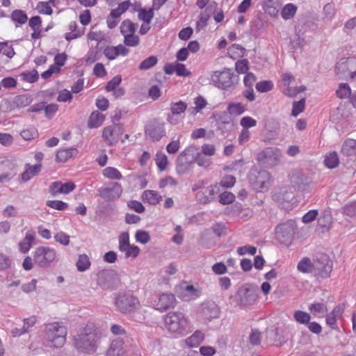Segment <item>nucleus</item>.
Listing matches in <instances>:
<instances>
[{
	"label": "nucleus",
	"mask_w": 356,
	"mask_h": 356,
	"mask_svg": "<svg viewBox=\"0 0 356 356\" xmlns=\"http://www.w3.org/2000/svg\"><path fill=\"white\" fill-rule=\"evenodd\" d=\"M73 341L78 351L93 354L99 346L100 336L93 327L86 326L74 336Z\"/></svg>",
	"instance_id": "1"
},
{
	"label": "nucleus",
	"mask_w": 356,
	"mask_h": 356,
	"mask_svg": "<svg viewBox=\"0 0 356 356\" xmlns=\"http://www.w3.org/2000/svg\"><path fill=\"white\" fill-rule=\"evenodd\" d=\"M44 339L50 347L61 348L66 342L67 329L62 322H52L44 325Z\"/></svg>",
	"instance_id": "2"
},
{
	"label": "nucleus",
	"mask_w": 356,
	"mask_h": 356,
	"mask_svg": "<svg viewBox=\"0 0 356 356\" xmlns=\"http://www.w3.org/2000/svg\"><path fill=\"white\" fill-rule=\"evenodd\" d=\"M114 305L122 314H131L140 307L138 298L131 292H120L114 294Z\"/></svg>",
	"instance_id": "3"
},
{
	"label": "nucleus",
	"mask_w": 356,
	"mask_h": 356,
	"mask_svg": "<svg viewBox=\"0 0 356 356\" xmlns=\"http://www.w3.org/2000/svg\"><path fill=\"white\" fill-rule=\"evenodd\" d=\"M165 326L171 333L182 335L188 327V319L180 312H170L164 317Z\"/></svg>",
	"instance_id": "4"
},
{
	"label": "nucleus",
	"mask_w": 356,
	"mask_h": 356,
	"mask_svg": "<svg viewBox=\"0 0 356 356\" xmlns=\"http://www.w3.org/2000/svg\"><path fill=\"white\" fill-rule=\"evenodd\" d=\"M211 80L215 86L220 89H227L237 83L238 79L230 69L216 71L211 75Z\"/></svg>",
	"instance_id": "5"
},
{
	"label": "nucleus",
	"mask_w": 356,
	"mask_h": 356,
	"mask_svg": "<svg viewBox=\"0 0 356 356\" xmlns=\"http://www.w3.org/2000/svg\"><path fill=\"white\" fill-rule=\"evenodd\" d=\"M138 24L130 19L124 20L120 24V33L124 37L123 42L127 47H135L140 44V38L136 34Z\"/></svg>",
	"instance_id": "6"
},
{
	"label": "nucleus",
	"mask_w": 356,
	"mask_h": 356,
	"mask_svg": "<svg viewBox=\"0 0 356 356\" xmlns=\"http://www.w3.org/2000/svg\"><path fill=\"white\" fill-rule=\"evenodd\" d=\"M33 261L41 268H47L53 263L56 257V250L48 246L38 247L33 252Z\"/></svg>",
	"instance_id": "7"
},
{
	"label": "nucleus",
	"mask_w": 356,
	"mask_h": 356,
	"mask_svg": "<svg viewBox=\"0 0 356 356\" xmlns=\"http://www.w3.org/2000/svg\"><path fill=\"white\" fill-rule=\"evenodd\" d=\"M313 275L317 279L330 277L332 270V262L325 254H321L313 259Z\"/></svg>",
	"instance_id": "8"
},
{
	"label": "nucleus",
	"mask_w": 356,
	"mask_h": 356,
	"mask_svg": "<svg viewBox=\"0 0 356 356\" xmlns=\"http://www.w3.org/2000/svg\"><path fill=\"white\" fill-rule=\"evenodd\" d=\"M282 156V152L280 149L268 147L258 153L257 160L263 165L273 167L280 163Z\"/></svg>",
	"instance_id": "9"
},
{
	"label": "nucleus",
	"mask_w": 356,
	"mask_h": 356,
	"mask_svg": "<svg viewBox=\"0 0 356 356\" xmlns=\"http://www.w3.org/2000/svg\"><path fill=\"white\" fill-rule=\"evenodd\" d=\"M296 222L293 220H289L279 224L275 228L276 238L282 243H290L293 238Z\"/></svg>",
	"instance_id": "10"
},
{
	"label": "nucleus",
	"mask_w": 356,
	"mask_h": 356,
	"mask_svg": "<svg viewBox=\"0 0 356 356\" xmlns=\"http://www.w3.org/2000/svg\"><path fill=\"white\" fill-rule=\"evenodd\" d=\"M335 68L341 79H353L356 74V58H342Z\"/></svg>",
	"instance_id": "11"
},
{
	"label": "nucleus",
	"mask_w": 356,
	"mask_h": 356,
	"mask_svg": "<svg viewBox=\"0 0 356 356\" xmlns=\"http://www.w3.org/2000/svg\"><path fill=\"white\" fill-rule=\"evenodd\" d=\"M270 179V175L266 170H254L251 172L250 175V181L253 185L254 189L257 191H264L267 190Z\"/></svg>",
	"instance_id": "12"
},
{
	"label": "nucleus",
	"mask_w": 356,
	"mask_h": 356,
	"mask_svg": "<svg viewBox=\"0 0 356 356\" xmlns=\"http://www.w3.org/2000/svg\"><path fill=\"white\" fill-rule=\"evenodd\" d=\"M99 196L106 201H113L118 199L122 193V188L120 184L111 182L107 186L97 190Z\"/></svg>",
	"instance_id": "13"
},
{
	"label": "nucleus",
	"mask_w": 356,
	"mask_h": 356,
	"mask_svg": "<svg viewBox=\"0 0 356 356\" xmlns=\"http://www.w3.org/2000/svg\"><path fill=\"white\" fill-rule=\"evenodd\" d=\"M145 134L152 140L159 141L165 134L164 124L155 120L149 122L145 127Z\"/></svg>",
	"instance_id": "14"
},
{
	"label": "nucleus",
	"mask_w": 356,
	"mask_h": 356,
	"mask_svg": "<svg viewBox=\"0 0 356 356\" xmlns=\"http://www.w3.org/2000/svg\"><path fill=\"white\" fill-rule=\"evenodd\" d=\"M129 50L126 45L118 44L117 46H107L104 48L103 53L108 60H114L119 56H126Z\"/></svg>",
	"instance_id": "15"
},
{
	"label": "nucleus",
	"mask_w": 356,
	"mask_h": 356,
	"mask_svg": "<svg viewBox=\"0 0 356 356\" xmlns=\"http://www.w3.org/2000/svg\"><path fill=\"white\" fill-rule=\"evenodd\" d=\"M193 149L186 148L178 156L177 159V172L179 175H184L191 169L192 164L186 161V155L193 154Z\"/></svg>",
	"instance_id": "16"
},
{
	"label": "nucleus",
	"mask_w": 356,
	"mask_h": 356,
	"mask_svg": "<svg viewBox=\"0 0 356 356\" xmlns=\"http://www.w3.org/2000/svg\"><path fill=\"white\" fill-rule=\"evenodd\" d=\"M219 191L218 185L209 186L197 193V198L202 204H207L212 201Z\"/></svg>",
	"instance_id": "17"
},
{
	"label": "nucleus",
	"mask_w": 356,
	"mask_h": 356,
	"mask_svg": "<svg viewBox=\"0 0 356 356\" xmlns=\"http://www.w3.org/2000/svg\"><path fill=\"white\" fill-rule=\"evenodd\" d=\"M176 299L172 293H163L159 296L156 304V308L160 311H164L175 305Z\"/></svg>",
	"instance_id": "18"
},
{
	"label": "nucleus",
	"mask_w": 356,
	"mask_h": 356,
	"mask_svg": "<svg viewBox=\"0 0 356 356\" xmlns=\"http://www.w3.org/2000/svg\"><path fill=\"white\" fill-rule=\"evenodd\" d=\"M219 313V308L214 302H207L201 309V316L207 321L218 318Z\"/></svg>",
	"instance_id": "19"
},
{
	"label": "nucleus",
	"mask_w": 356,
	"mask_h": 356,
	"mask_svg": "<svg viewBox=\"0 0 356 356\" xmlns=\"http://www.w3.org/2000/svg\"><path fill=\"white\" fill-rule=\"evenodd\" d=\"M240 300L242 305H251L257 299V294L254 289L245 288L239 291Z\"/></svg>",
	"instance_id": "20"
},
{
	"label": "nucleus",
	"mask_w": 356,
	"mask_h": 356,
	"mask_svg": "<svg viewBox=\"0 0 356 356\" xmlns=\"http://www.w3.org/2000/svg\"><path fill=\"white\" fill-rule=\"evenodd\" d=\"M273 197L275 200L283 204V207L286 208H288V207L284 205L285 203H291L293 204L295 202V195L293 193L286 189H281L280 192L275 193Z\"/></svg>",
	"instance_id": "21"
},
{
	"label": "nucleus",
	"mask_w": 356,
	"mask_h": 356,
	"mask_svg": "<svg viewBox=\"0 0 356 356\" xmlns=\"http://www.w3.org/2000/svg\"><path fill=\"white\" fill-rule=\"evenodd\" d=\"M35 239V233L33 230H29L26 232L24 238L19 243V251L22 253H27L33 246Z\"/></svg>",
	"instance_id": "22"
},
{
	"label": "nucleus",
	"mask_w": 356,
	"mask_h": 356,
	"mask_svg": "<svg viewBox=\"0 0 356 356\" xmlns=\"http://www.w3.org/2000/svg\"><path fill=\"white\" fill-rule=\"evenodd\" d=\"M188 148L193 149V154H191V155L199 166L207 168L210 165L211 163V159L208 156L202 154L196 147L191 146Z\"/></svg>",
	"instance_id": "23"
},
{
	"label": "nucleus",
	"mask_w": 356,
	"mask_h": 356,
	"mask_svg": "<svg viewBox=\"0 0 356 356\" xmlns=\"http://www.w3.org/2000/svg\"><path fill=\"white\" fill-rule=\"evenodd\" d=\"M344 311V306L343 305H339L336 306L333 310L329 313L326 316V323L327 325L331 327L332 329L334 328V325L337 323V320L339 318Z\"/></svg>",
	"instance_id": "24"
},
{
	"label": "nucleus",
	"mask_w": 356,
	"mask_h": 356,
	"mask_svg": "<svg viewBox=\"0 0 356 356\" xmlns=\"http://www.w3.org/2000/svg\"><path fill=\"white\" fill-rule=\"evenodd\" d=\"M42 165L41 163H36L33 165L26 164L25 170L22 174V179L23 181H28L32 177L36 176L41 171Z\"/></svg>",
	"instance_id": "25"
},
{
	"label": "nucleus",
	"mask_w": 356,
	"mask_h": 356,
	"mask_svg": "<svg viewBox=\"0 0 356 356\" xmlns=\"http://www.w3.org/2000/svg\"><path fill=\"white\" fill-rule=\"evenodd\" d=\"M187 104L184 102L179 101L178 102L172 103L170 104V110L172 115L169 116L168 120L172 124H176L177 121L174 120L175 115H180L186 111Z\"/></svg>",
	"instance_id": "26"
},
{
	"label": "nucleus",
	"mask_w": 356,
	"mask_h": 356,
	"mask_svg": "<svg viewBox=\"0 0 356 356\" xmlns=\"http://www.w3.org/2000/svg\"><path fill=\"white\" fill-rule=\"evenodd\" d=\"M106 356H125L123 341L121 339L113 340L107 350Z\"/></svg>",
	"instance_id": "27"
},
{
	"label": "nucleus",
	"mask_w": 356,
	"mask_h": 356,
	"mask_svg": "<svg viewBox=\"0 0 356 356\" xmlns=\"http://www.w3.org/2000/svg\"><path fill=\"white\" fill-rule=\"evenodd\" d=\"M200 291L199 289L195 288L192 285L186 286L180 294V298L184 301H191L195 300L200 296Z\"/></svg>",
	"instance_id": "28"
},
{
	"label": "nucleus",
	"mask_w": 356,
	"mask_h": 356,
	"mask_svg": "<svg viewBox=\"0 0 356 356\" xmlns=\"http://www.w3.org/2000/svg\"><path fill=\"white\" fill-rule=\"evenodd\" d=\"M105 120V116L99 111H93L88 121V127L95 129L99 127Z\"/></svg>",
	"instance_id": "29"
},
{
	"label": "nucleus",
	"mask_w": 356,
	"mask_h": 356,
	"mask_svg": "<svg viewBox=\"0 0 356 356\" xmlns=\"http://www.w3.org/2000/svg\"><path fill=\"white\" fill-rule=\"evenodd\" d=\"M102 138L109 145L116 143L118 141V137L116 136L115 127L113 126L105 127L103 130Z\"/></svg>",
	"instance_id": "30"
},
{
	"label": "nucleus",
	"mask_w": 356,
	"mask_h": 356,
	"mask_svg": "<svg viewBox=\"0 0 356 356\" xmlns=\"http://www.w3.org/2000/svg\"><path fill=\"white\" fill-rule=\"evenodd\" d=\"M341 153L346 156L356 155V140L346 139L341 145Z\"/></svg>",
	"instance_id": "31"
},
{
	"label": "nucleus",
	"mask_w": 356,
	"mask_h": 356,
	"mask_svg": "<svg viewBox=\"0 0 356 356\" xmlns=\"http://www.w3.org/2000/svg\"><path fill=\"white\" fill-rule=\"evenodd\" d=\"M78 151L75 148L61 149L57 152L56 159L59 162H65L76 156Z\"/></svg>",
	"instance_id": "32"
},
{
	"label": "nucleus",
	"mask_w": 356,
	"mask_h": 356,
	"mask_svg": "<svg viewBox=\"0 0 356 356\" xmlns=\"http://www.w3.org/2000/svg\"><path fill=\"white\" fill-rule=\"evenodd\" d=\"M204 335L201 331H195L191 336L184 341L185 344L189 348L197 347L204 340Z\"/></svg>",
	"instance_id": "33"
},
{
	"label": "nucleus",
	"mask_w": 356,
	"mask_h": 356,
	"mask_svg": "<svg viewBox=\"0 0 356 356\" xmlns=\"http://www.w3.org/2000/svg\"><path fill=\"white\" fill-rule=\"evenodd\" d=\"M142 198L143 201L150 204H156L162 200V196L158 192L152 190L145 191L143 193Z\"/></svg>",
	"instance_id": "34"
},
{
	"label": "nucleus",
	"mask_w": 356,
	"mask_h": 356,
	"mask_svg": "<svg viewBox=\"0 0 356 356\" xmlns=\"http://www.w3.org/2000/svg\"><path fill=\"white\" fill-rule=\"evenodd\" d=\"M69 29L70 32L66 33L65 35V38L67 41L80 38L83 34V31L78 29V25L76 22H71L70 23Z\"/></svg>",
	"instance_id": "35"
},
{
	"label": "nucleus",
	"mask_w": 356,
	"mask_h": 356,
	"mask_svg": "<svg viewBox=\"0 0 356 356\" xmlns=\"http://www.w3.org/2000/svg\"><path fill=\"white\" fill-rule=\"evenodd\" d=\"M313 261L308 257H303L298 264L297 269L302 273H312L313 275Z\"/></svg>",
	"instance_id": "36"
},
{
	"label": "nucleus",
	"mask_w": 356,
	"mask_h": 356,
	"mask_svg": "<svg viewBox=\"0 0 356 356\" xmlns=\"http://www.w3.org/2000/svg\"><path fill=\"white\" fill-rule=\"evenodd\" d=\"M310 312L316 317L322 318L325 316L327 309L325 304L316 302L309 306Z\"/></svg>",
	"instance_id": "37"
},
{
	"label": "nucleus",
	"mask_w": 356,
	"mask_h": 356,
	"mask_svg": "<svg viewBox=\"0 0 356 356\" xmlns=\"http://www.w3.org/2000/svg\"><path fill=\"white\" fill-rule=\"evenodd\" d=\"M297 6L294 4L289 3L286 4L282 11H281V16L284 20H288L294 17L297 12Z\"/></svg>",
	"instance_id": "38"
},
{
	"label": "nucleus",
	"mask_w": 356,
	"mask_h": 356,
	"mask_svg": "<svg viewBox=\"0 0 356 356\" xmlns=\"http://www.w3.org/2000/svg\"><path fill=\"white\" fill-rule=\"evenodd\" d=\"M154 10L150 8L149 10L145 8H140L138 10V19L145 23H151L154 18Z\"/></svg>",
	"instance_id": "39"
},
{
	"label": "nucleus",
	"mask_w": 356,
	"mask_h": 356,
	"mask_svg": "<svg viewBox=\"0 0 356 356\" xmlns=\"http://www.w3.org/2000/svg\"><path fill=\"white\" fill-rule=\"evenodd\" d=\"M103 175L109 179L120 180L122 178L120 172L114 167H106L103 170Z\"/></svg>",
	"instance_id": "40"
},
{
	"label": "nucleus",
	"mask_w": 356,
	"mask_h": 356,
	"mask_svg": "<svg viewBox=\"0 0 356 356\" xmlns=\"http://www.w3.org/2000/svg\"><path fill=\"white\" fill-rule=\"evenodd\" d=\"M90 266V261L88 256L82 254L79 256L76 261V268L79 272H83L88 270Z\"/></svg>",
	"instance_id": "41"
},
{
	"label": "nucleus",
	"mask_w": 356,
	"mask_h": 356,
	"mask_svg": "<svg viewBox=\"0 0 356 356\" xmlns=\"http://www.w3.org/2000/svg\"><path fill=\"white\" fill-rule=\"evenodd\" d=\"M131 5V2L129 0L124 1L120 3L118 8L113 9L111 13H112L114 17H118L120 19L121 15L124 13Z\"/></svg>",
	"instance_id": "42"
},
{
	"label": "nucleus",
	"mask_w": 356,
	"mask_h": 356,
	"mask_svg": "<svg viewBox=\"0 0 356 356\" xmlns=\"http://www.w3.org/2000/svg\"><path fill=\"white\" fill-rule=\"evenodd\" d=\"M339 162V157L336 152L329 153L324 160L325 165L330 169L336 168Z\"/></svg>",
	"instance_id": "43"
},
{
	"label": "nucleus",
	"mask_w": 356,
	"mask_h": 356,
	"mask_svg": "<svg viewBox=\"0 0 356 356\" xmlns=\"http://www.w3.org/2000/svg\"><path fill=\"white\" fill-rule=\"evenodd\" d=\"M11 19L16 23L24 24L27 22L28 17L23 10H15L11 13Z\"/></svg>",
	"instance_id": "44"
},
{
	"label": "nucleus",
	"mask_w": 356,
	"mask_h": 356,
	"mask_svg": "<svg viewBox=\"0 0 356 356\" xmlns=\"http://www.w3.org/2000/svg\"><path fill=\"white\" fill-rule=\"evenodd\" d=\"M245 106L241 103H230L227 106L229 114L239 115L245 111Z\"/></svg>",
	"instance_id": "45"
},
{
	"label": "nucleus",
	"mask_w": 356,
	"mask_h": 356,
	"mask_svg": "<svg viewBox=\"0 0 356 356\" xmlns=\"http://www.w3.org/2000/svg\"><path fill=\"white\" fill-rule=\"evenodd\" d=\"M155 160L159 169L161 171L164 170L168 163L166 154L162 152H159L156 155Z\"/></svg>",
	"instance_id": "46"
},
{
	"label": "nucleus",
	"mask_w": 356,
	"mask_h": 356,
	"mask_svg": "<svg viewBox=\"0 0 356 356\" xmlns=\"http://www.w3.org/2000/svg\"><path fill=\"white\" fill-rule=\"evenodd\" d=\"M293 316L295 320L301 324H307L311 319L309 314L300 310L296 311Z\"/></svg>",
	"instance_id": "47"
},
{
	"label": "nucleus",
	"mask_w": 356,
	"mask_h": 356,
	"mask_svg": "<svg viewBox=\"0 0 356 356\" xmlns=\"http://www.w3.org/2000/svg\"><path fill=\"white\" fill-rule=\"evenodd\" d=\"M158 62L156 56H152L145 59L139 65V69L141 70H147L154 67Z\"/></svg>",
	"instance_id": "48"
},
{
	"label": "nucleus",
	"mask_w": 356,
	"mask_h": 356,
	"mask_svg": "<svg viewBox=\"0 0 356 356\" xmlns=\"http://www.w3.org/2000/svg\"><path fill=\"white\" fill-rule=\"evenodd\" d=\"M338 97L343 99L349 97L351 94L350 86L347 83H340L339 89L336 92Z\"/></svg>",
	"instance_id": "49"
},
{
	"label": "nucleus",
	"mask_w": 356,
	"mask_h": 356,
	"mask_svg": "<svg viewBox=\"0 0 356 356\" xmlns=\"http://www.w3.org/2000/svg\"><path fill=\"white\" fill-rule=\"evenodd\" d=\"M305 100L302 99L300 101L294 102L293 103V108L291 111V115L293 117L298 116L305 109Z\"/></svg>",
	"instance_id": "50"
},
{
	"label": "nucleus",
	"mask_w": 356,
	"mask_h": 356,
	"mask_svg": "<svg viewBox=\"0 0 356 356\" xmlns=\"http://www.w3.org/2000/svg\"><path fill=\"white\" fill-rule=\"evenodd\" d=\"M305 90V87L300 86V87H292L290 85L289 86H285L283 90L284 95L289 97H294L297 94L304 91Z\"/></svg>",
	"instance_id": "51"
},
{
	"label": "nucleus",
	"mask_w": 356,
	"mask_h": 356,
	"mask_svg": "<svg viewBox=\"0 0 356 356\" xmlns=\"http://www.w3.org/2000/svg\"><path fill=\"white\" fill-rule=\"evenodd\" d=\"M47 206L52 209L64 211L68 207V204L60 200H48L46 203Z\"/></svg>",
	"instance_id": "52"
},
{
	"label": "nucleus",
	"mask_w": 356,
	"mask_h": 356,
	"mask_svg": "<svg viewBox=\"0 0 356 356\" xmlns=\"http://www.w3.org/2000/svg\"><path fill=\"white\" fill-rule=\"evenodd\" d=\"M22 79L29 83H34L38 79V74L35 70L30 72H23L20 74Z\"/></svg>",
	"instance_id": "53"
},
{
	"label": "nucleus",
	"mask_w": 356,
	"mask_h": 356,
	"mask_svg": "<svg viewBox=\"0 0 356 356\" xmlns=\"http://www.w3.org/2000/svg\"><path fill=\"white\" fill-rule=\"evenodd\" d=\"M129 243V236L127 232L122 233L119 236V249L120 251L126 250L129 246H130Z\"/></svg>",
	"instance_id": "54"
},
{
	"label": "nucleus",
	"mask_w": 356,
	"mask_h": 356,
	"mask_svg": "<svg viewBox=\"0 0 356 356\" xmlns=\"http://www.w3.org/2000/svg\"><path fill=\"white\" fill-rule=\"evenodd\" d=\"M37 10L40 14L51 15L52 8L50 6L49 2L40 1L38 3L36 7Z\"/></svg>",
	"instance_id": "55"
},
{
	"label": "nucleus",
	"mask_w": 356,
	"mask_h": 356,
	"mask_svg": "<svg viewBox=\"0 0 356 356\" xmlns=\"http://www.w3.org/2000/svg\"><path fill=\"white\" fill-rule=\"evenodd\" d=\"M324 19L330 21L334 17L336 11L332 3H327L323 8Z\"/></svg>",
	"instance_id": "56"
},
{
	"label": "nucleus",
	"mask_w": 356,
	"mask_h": 356,
	"mask_svg": "<svg viewBox=\"0 0 356 356\" xmlns=\"http://www.w3.org/2000/svg\"><path fill=\"white\" fill-rule=\"evenodd\" d=\"M240 124L243 127V129L248 130L249 128L257 125V121L250 116H245L241 119Z\"/></svg>",
	"instance_id": "57"
},
{
	"label": "nucleus",
	"mask_w": 356,
	"mask_h": 356,
	"mask_svg": "<svg viewBox=\"0 0 356 356\" xmlns=\"http://www.w3.org/2000/svg\"><path fill=\"white\" fill-rule=\"evenodd\" d=\"M257 252V248L252 245H244L237 248V253L239 255L250 254L254 255Z\"/></svg>",
	"instance_id": "58"
},
{
	"label": "nucleus",
	"mask_w": 356,
	"mask_h": 356,
	"mask_svg": "<svg viewBox=\"0 0 356 356\" xmlns=\"http://www.w3.org/2000/svg\"><path fill=\"white\" fill-rule=\"evenodd\" d=\"M235 70L238 74H245L248 70V61L247 59L238 60L235 63Z\"/></svg>",
	"instance_id": "59"
},
{
	"label": "nucleus",
	"mask_w": 356,
	"mask_h": 356,
	"mask_svg": "<svg viewBox=\"0 0 356 356\" xmlns=\"http://www.w3.org/2000/svg\"><path fill=\"white\" fill-rule=\"evenodd\" d=\"M273 84L270 81H263L256 84V89L261 92H266L272 90Z\"/></svg>",
	"instance_id": "60"
},
{
	"label": "nucleus",
	"mask_w": 356,
	"mask_h": 356,
	"mask_svg": "<svg viewBox=\"0 0 356 356\" xmlns=\"http://www.w3.org/2000/svg\"><path fill=\"white\" fill-rule=\"evenodd\" d=\"M318 222L321 227H327L332 222V217L329 212H323L318 219Z\"/></svg>",
	"instance_id": "61"
},
{
	"label": "nucleus",
	"mask_w": 356,
	"mask_h": 356,
	"mask_svg": "<svg viewBox=\"0 0 356 356\" xmlns=\"http://www.w3.org/2000/svg\"><path fill=\"white\" fill-rule=\"evenodd\" d=\"M135 237L136 241L142 244H146L150 240L148 232L142 230L137 231Z\"/></svg>",
	"instance_id": "62"
},
{
	"label": "nucleus",
	"mask_w": 356,
	"mask_h": 356,
	"mask_svg": "<svg viewBox=\"0 0 356 356\" xmlns=\"http://www.w3.org/2000/svg\"><path fill=\"white\" fill-rule=\"evenodd\" d=\"M235 200V196L230 192H225L220 195V202L222 204H228L232 203Z\"/></svg>",
	"instance_id": "63"
},
{
	"label": "nucleus",
	"mask_w": 356,
	"mask_h": 356,
	"mask_svg": "<svg viewBox=\"0 0 356 356\" xmlns=\"http://www.w3.org/2000/svg\"><path fill=\"white\" fill-rule=\"evenodd\" d=\"M343 213L350 218H356V202L346 204L343 207Z\"/></svg>",
	"instance_id": "64"
}]
</instances>
